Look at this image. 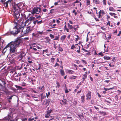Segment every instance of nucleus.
I'll use <instances>...</instances> for the list:
<instances>
[{"mask_svg":"<svg viewBox=\"0 0 121 121\" xmlns=\"http://www.w3.org/2000/svg\"><path fill=\"white\" fill-rule=\"evenodd\" d=\"M22 20L20 18H19L17 20L15 21V19L14 18V23L16 25L15 26V28H13L12 30H10L5 35H13L15 36L19 32H22L23 27L25 24L23 22V21L22 22Z\"/></svg>","mask_w":121,"mask_h":121,"instance_id":"f257e3e1","label":"nucleus"},{"mask_svg":"<svg viewBox=\"0 0 121 121\" xmlns=\"http://www.w3.org/2000/svg\"><path fill=\"white\" fill-rule=\"evenodd\" d=\"M22 40L19 38L17 39L15 41L9 43L4 48L3 50V52H5L7 48L9 49L10 52V53H14L17 50V48L18 46L22 42Z\"/></svg>","mask_w":121,"mask_h":121,"instance_id":"f03ea898","label":"nucleus"},{"mask_svg":"<svg viewBox=\"0 0 121 121\" xmlns=\"http://www.w3.org/2000/svg\"><path fill=\"white\" fill-rule=\"evenodd\" d=\"M24 5V3L21 2L14 5L13 7L14 10L13 11L14 13L13 16L15 19V21L17 20V19L20 18L22 20L21 17H20V13L21 9Z\"/></svg>","mask_w":121,"mask_h":121,"instance_id":"7ed1b4c3","label":"nucleus"},{"mask_svg":"<svg viewBox=\"0 0 121 121\" xmlns=\"http://www.w3.org/2000/svg\"><path fill=\"white\" fill-rule=\"evenodd\" d=\"M13 113H11L8 114L7 117H5L4 118V119L2 121H13L11 120L10 119L13 118Z\"/></svg>","mask_w":121,"mask_h":121,"instance_id":"20e7f679","label":"nucleus"},{"mask_svg":"<svg viewBox=\"0 0 121 121\" xmlns=\"http://www.w3.org/2000/svg\"><path fill=\"white\" fill-rule=\"evenodd\" d=\"M25 55L24 52H22L17 56V58L19 59V60H22Z\"/></svg>","mask_w":121,"mask_h":121,"instance_id":"39448f33","label":"nucleus"},{"mask_svg":"<svg viewBox=\"0 0 121 121\" xmlns=\"http://www.w3.org/2000/svg\"><path fill=\"white\" fill-rule=\"evenodd\" d=\"M78 44H75V49L77 50V52L78 53H79L80 52V46L78 45Z\"/></svg>","mask_w":121,"mask_h":121,"instance_id":"423d86ee","label":"nucleus"},{"mask_svg":"<svg viewBox=\"0 0 121 121\" xmlns=\"http://www.w3.org/2000/svg\"><path fill=\"white\" fill-rule=\"evenodd\" d=\"M5 0H1V2L2 4L4 5V7L6 9H7L8 7V5L6 2H4L5 1Z\"/></svg>","mask_w":121,"mask_h":121,"instance_id":"0eeeda50","label":"nucleus"},{"mask_svg":"<svg viewBox=\"0 0 121 121\" xmlns=\"http://www.w3.org/2000/svg\"><path fill=\"white\" fill-rule=\"evenodd\" d=\"M86 99L87 100H89L91 99V92H88V93L86 95Z\"/></svg>","mask_w":121,"mask_h":121,"instance_id":"6e6552de","label":"nucleus"},{"mask_svg":"<svg viewBox=\"0 0 121 121\" xmlns=\"http://www.w3.org/2000/svg\"><path fill=\"white\" fill-rule=\"evenodd\" d=\"M45 40L44 41L46 43H48L49 44H50V42L51 41V40L48 37H46L44 39Z\"/></svg>","mask_w":121,"mask_h":121,"instance_id":"1a4fd4ad","label":"nucleus"},{"mask_svg":"<svg viewBox=\"0 0 121 121\" xmlns=\"http://www.w3.org/2000/svg\"><path fill=\"white\" fill-rule=\"evenodd\" d=\"M30 31V29L29 28H27L26 29V31H24L23 32V31L22 32H21V33L22 35H24L28 33Z\"/></svg>","mask_w":121,"mask_h":121,"instance_id":"9d476101","label":"nucleus"},{"mask_svg":"<svg viewBox=\"0 0 121 121\" xmlns=\"http://www.w3.org/2000/svg\"><path fill=\"white\" fill-rule=\"evenodd\" d=\"M34 10L36 12V14H37V12H40V11L41 10V9L39 7L38 8H34Z\"/></svg>","mask_w":121,"mask_h":121,"instance_id":"9b49d317","label":"nucleus"},{"mask_svg":"<svg viewBox=\"0 0 121 121\" xmlns=\"http://www.w3.org/2000/svg\"><path fill=\"white\" fill-rule=\"evenodd\" d=\"M40 96L41 97V101H42V100L44 99L46 97V96L45 95H44L43 93H42L40 95Z\"/></svg>","mask_w":121,"mask_h":121,"instance_id":"f8f14e48","label":"nucleus"},{"mask_svg":"<svg viewBox=\"0 0 121 121\" xmlns=\"http://www.w3.org/2000/svg\"><path fill=\"white\" fill-rule=\"evenodd\" d=\"M68 73L69 74H71L74 73V71L71 70H67Z\"/></svg>","mask_w":121,"mask_h":121,"instance_id":"ddd939ff","label":"nucleus"},{"mask_svg":"<svg viewBox=\"0 0 121 121\" xmlns=\"http://www.w3.org/2000/svg\"><path fill=\"white\" fill-rule=\"evenodd\" d=\"M85 95H84L81 97V101L82 103H84L85 101Z\"/></svg>","mask_w":121,"mask_h":121,"instance_id":"4468645a","label":"nucleus"},{"mask_svg":"<svg viewBox=\"0 0 121 121\" xmlns=\"http://www.w3.org/2000/svg\"><path fill=\"white\" fill-rule=\"evenodd\" d=\"M104 59L106 60H109L111 59V58L109 56H105L104 57Z\"/></svg>","mask_w":121,"mask_h":121,"instance_id":"2eb2a0df","label":"nucleus"},{"mask_svg":"<svg viewBox=\"0 0 121 121\" xmlns=\"http://www.w3.org/2000/svg\"><path fill=\"white\" fill-rule=\"evenodd\" d=\"M30 21H34L35 20V18L34 17L31 16L28 19Z\"/></svg>","mask_w":121,"mask_h":121,"instance_id":"dca6fc26","label":"nucleus"},{"mask_svg":"<svg viewBox=\"0 0 121 121\" xmlns=\"http://www.w3.org/2000/svg\"><path fill=\"white\" fill-rule=\"evenodd\" d=\"M41 16L40 15H37V16H36L35 17V20H39L40 19L41 17Z\"/></svg>","mask_w":121,"mask_h":121,"instance_id":"f3484780","label":"nucleus"},{"mask_svg":"<svg viewBox=\"0 0 121 121\" xmlns=\"http://www.w3.org/2000/svg\"><path fill=\"white\" fill-rule=\"evenodd\" d=\"M66 37V36L65 35H64L61 37V39L62 41L64 40L65 39Z\"/></svg>","mask_w":121,"mask_h":121,"instance_id":"a211bd4d","label":"nucleus"},{"mask_svg":"<svg viewBox=\"0 0 121 121\" xmlns=\"http://www.w3.org/2000/svg\"><path fill=\"white\" fill-rule=\"evenodd\" d=\"M7 3L8 4L10 5L11 4H12L13 3V0H9L6 1Z\"/></svg>","mask_w":121,"mask_h":121,"instance_id":"6ab92c4d","label":"nucleus"},{"mask_svg":"<svg viewBox=\"0 0 121 121\" xmlns=\"http://www.w3.org/2000/svg\"><path fill=\"white\" fill-rule=\"evenodd\" d=\"M60 73L61 75L63 76L65 75V73L63 69H60Z\"/></svg>","mask_w":121,"mask_h":121,"instance_id":"aec40b11","label":"nucleus"},{"mask_svg":"<svg viewBox=\"0 0 121 121\" xmlns=\"http://www.w3.org/2000/svg\"><path fill=\"white\" fill-rule=\"evenodd\" d=\"M93 2L95 3L96 4H99L100 2L99 0H93Z\"/></svg>","mask_w":121,"mask_h":121,"instance_id":"412c9836","label":"nucleus"},{"mask_svg":"<svg viewBox=\"0 0 121 121\" xmlns=\"http://www.w3.org/2000/svg\"><path fill=\"white\" fill-rule=\"evenodd\" d=\"M36 118L35 119L34 118H29L28 120L27 121H35Z\"/></svg>","mask_w":121,"mask_h":121,"instance_id":"4be33fe9","label":"nucleus"},{"mask_svg":"<svg viewBox=\"0 0 121 121\" xmlns=\"http://www.w3.org/2000/svg\"><path fill=\"white\" fill-rule=\"evenodd\" d=\"M14 79L15 81H18V80L19 81L20 80V77H19V78L16 77V76L14 77Z\"/></svg>","mask_w":121,"mask_h":121,"instance_id":"5701e85b","label":"nucleus"},{"mask_svg":"<svg viewBox=\"0 0 121 121\" xmlns=\"http://www.w3.org/2000/svg\"><path fill=\"white\" fill-rule=\"evenodd\" d=\"M83 76H84V77L82 78L83 82L85 81V79H86V78L87 77V75L86 74H85L84 75H83Z\"/></svg>","mask_w":121,"mask_h":121,"instance_id":"b1692460","label":"nucleus"},{"mask_svg":"<svg viewBox=\"0 0 121 121\" xmlns=\"http://www.w3.org/2000/svg\"><path fill=\"white\" fill-rule=\"evenodd\" d=\"M68 28L70 29H71L73 28V26L72 25H70L69 23L68 24Z\"/></svg>","mask_w":121,"mask_h":121,"instance_id":"393cba45","label":"nucleus"},{"mask_svg":"<svg viewBox=\"0 0 121 121\" xmlns=\"http://www.w3.org/2000/svg\"><path fill=\"white\" fill-rule=\"evenodd\" d=\"M61 103L62 104H66V102L65 100H62L61 101Z\"/></svg>","mask_w":121,"mask_h":121,"instance_id":"a878e982","label":"nucleus"},{"mask_svg":"<svg viewBox=\"0 0 121 121\" xmlns=\"http://www.w3.org/2000/svg\"><path fill=\"white\" fill-rule=\"evenodd\" d=\"M109 10L111 11H114L115 10L112 7H110L109 8Z\"/></svg>","mask_w":121,"mask_h":121,"instance_id":"bb28decb","label":"nucleus"},{"mask_svg":"<svg viewBox=\"0 0 121 121\" xmlns=\"http://www.w3.org/2000/svg\"><path fill=\"white\" fill-rule=\"evenodd\" d=\"M1 92L3 93H8V91L6 89H5L2 92Z\"/></svg>","mask_w":121,"mask_h":121,"instance_id":"cd10ccee","label":"nucleus"},{"mask_svg":"<svg viewBox=\"0 0 121 121\" xmlns=\"http://www.w3.org/2000/svg\"><path fill=\"white\" fill-rule=\"evenodd\" d=\"M114 88V87H112V88H105V87H104V90L105 91H108V90H110L113 89Z\"/></svg>","mask_w":121,"mask_h":121,"instance_id":"c85d7f7f","label":"nucleus"},{"mask_svg":"<svg viewBox=\"0 0 121 121\" xmlns=\"http://www.w3.org/2000/svg\"><path fill=\"white\" fill-rule=\"evenodd\" d=\"M75 45H74V44H73L71 46V49H74V48H75Z\"/></svg>","mask_w":121,"mask_h":121,"instance_id":"c756f323","label":"nucleus"},{"mask_svg":"<svg viewBox=\"0 0 121 121\" xmlns=\"http://www.w3.org/2000/svg\"><path fill=\"white\" fill-rule=\"evenodd\" d=\"M38 20H37V24L38 25L40 24L43 23V21L42 20H41L40 21H38Z\"/></svg>","mask_w":121,"mask_h":121,"instance_id":"7c9ffc66","label":"nucleus"},{"mask_svg":"<svg viewBox=\"0 0 121 121\" xmlns=\"http://www.w3.org/2000/svg\"><path fill=\"white\" fill-rule=\"evenodd\" d=\"M0 80L2 82L3 84L5 85L6 84L5 80L3 79V80L0 79Z\"/></svg>","mask_w":121,"mask_h":121,"instance_id":"2f4dec72","label":"nucleus"},{"mask_svg":"<svg viewBox=\"0 0 121 121\" xmlns=\"http://www.w3.org/2000/svg\"><path fill=\"white\" fill-rule=\"evenodd\" d=\"M14 96L13 95H12L10 96H8L7 98V99H10L11 100L12 97Z\"/></svg>","mask_w":121,"mask_h":121,"instance_id":"473e14b6","label":"nucleus"},{"mask_svg":"<svg viewBox=\"0 0 121 121\" xmlns=\"http://www.w3.org/2000/svg\"><path fill=\"white\" fill-rule=\"evenodd\" d=\"M87 5H88L90 4V1L89 0H86Z\"/></svg>","mask_w":121,"mask_h":121,"instance_id":"72a5a7b5","label":"nucleus"},{"mask_svg":"<svg viewBox=\"0 0 121 121\" xmlns=\"http://www.w3.org/2000/svg\"><path fill=\"white\" fill-rule=\"evenodd\" d=\"M58 48L59 49V51H60L61 52H62L63 51V49L60 47H59Z\"/></svg>","mask_w":121,"mask_h":121,"instance_id":"f704fd0d","label":"nucleus"},{"mask_svg":"<svg viewBox=\"0 0 121 121\" xmlns=\"http://www.w3.org/2000/svg\"><path fill=\"white\" fill-rule=\"evenodd\" d=\"M50 92H48V93H46V97L47 98H48L50 94Z\"/></svg>","mask_w":121,"mask_h":121,"instance_id":"c9c22d12","label":"nucleus"},{"mask_svg":"<svg viewBox=\"0 0 121 121\" xmlns=\"http://www.w3.org/2000/svg\"><path fill=\"white\" fill-rule=\"evenodd\" d=\"M76 37L75 38V41H77L78 39L79 36L78 35H76Z\"/></svg>","mask_w":121,"mask_h":121,"instance_id":"e433bc0d","label":"nucleus"},{"mask_svg":"<svg viewBox=\"0 0 121 121\" xmlns=\"http://www.w3.org/2000/svg\"><path fill=\"white\" fill-rule=\"evenodd\" d=\"M52 110H48V111H47V114H49L50 115V114L51 112H52Z\"/></svg>","mask_w":121,"mask_h":121,"instance_id":"4c0bfd02","label":"nucleus"},{"mask_svg":"<svg viewBox=\"0 0 121 121\" xmlns=\"http://www.w3.org/2000/svg\"><path fill=\"white\" fill-rule=\"evenodd\" d=\"M52 38H54V36L52 34H50L49 35Z\"/></svg>","mask_w":121,"mask_h":121,"instance_id":"58836bf2","label":"nucleus"},{"mask_svg":"<svg viewBox=\"0 0 121 121\" xmlns=\"http://www.w3.org/2000/svg\"><path fill=\"white\" fill-rule=\"evenodd\" d=\"M49 116H50V115L47 113V114H46L45 117L46 118H48L49 117Z\"/></svg>","mask_w":121,"mask_h":121,"instance_id":"ea45409f","label":"nucleus"},{"mask_svg":"<svg viewBox=\"0 0 121 121\" xmlns=\"http://www.w3.org/2000/svg\"><path fill=\"white\" fill-rule=\"evenodd\" d=\"M33 23L34 25H35L37 23V20H36L33 21Z\"/></svg>","mask_w":121,"mask_h":121,"instance_id":"a19ab883","label":"nucleus"},{"mask_svg":"<svg viewBox=\"0 0 121 121\" xmlns=\"http://www.w3.org/2000/svg\"><path fill=\"white\" fill-rule=\"evenodd\" d=\"M109 14L112 16L114 15H116V14L115 13H109Z\"/></svg>","mask_w":121,"mask_h":121,"instance_id":"79ce46f5","label":"nucleus"},{"mask_svg":"<svg viewBox=\"0 0 121 121\" xmlns=\"http://www.w3.org/2000/svg\"><path fill=\"white\" fill-rule=\"evenodd\" d=\"M37 32L38 34L41 35H42L43 33V31H42V32L38 31Z\"/></svg>","mask_w":121,"mask_h":121,"instance_id":"37998d69","label":"nucleus"},{"mask_svg":"<svg viewBox=\"0 0 121 121\" xmlns=\"http://www.w3.org/2000/svg\"><path fill=\"white\" fill-rule=\"evenodd\" d=\"M22 121H27V118H23L22 119Z\"/></svg>","mask_w":121,"mask_h":121,"instance_id":"c03bdc74","label":"nucleus"},{"mask_svg":"<svg viewBox=\"0 0 121 121\" xmlns=\"http://www.w3.org/2000/svg\"><path fill=\"white\" fill-rule=\"evenodd\" d=\"M46 52V53H48V49H46V50H43V53L44 52Z\"/></svg>","mask_w":121,"mask_h":121,"instance_id":"a18cd8bd","label":"nucleus"},{"mask_svg":"<svg viewBox=\"0 0 121 121\" xmlns=\"http://www.w3.org/2000/svg\"><path fill=\"white\" fill-rule=\"evenodd\" d=\"M35 13H36V12H35V10H34V9H33V11H32V12H31V13L33 14H34V15L35 14Z\"/></svg>","mask_w":121,"mask_h":121,"instance_id":"49530a36","label":"nucleus"},{"mask_svg":"<svg viewBox=\"0 0 121 121\" xmlns=\"http://www.w3.org/2000/svg\"><path fill=\"white\" fill-rule=\"evenodd\" d=\"M39 67L38 69H36L37 70L40 69L42 68L41 66L39 64Z\"/></svg>","mask_w":121,"mask_h":121,"instance_id":"de8ad7c7","label":"nucleus"},{"mask_svg":"<svg viewBox=\"0 0 121 121\" xmlns=\"http://www.w3.org/2000/svg\"><path fill=\"white\" fill-rule=\"evenodd\" d=\"M54 12V9H52L51 10H50V13H52Z\"/></svg>","mask_w":121,"mask_h":121,"instance_id":"09e8293b","label":"nucleus"},{"mask_svg":"<svg viewBox=\"0 0 121 121\" xmlns=\"http://www.w3.org/2000/svg\"><path fill=\"white\" fill-rule=\"evenodd\" d=\"M99 15L98 18H99L100 17L102 16L101 14V13L100 12H99Z\"/></svg>","mask_w":121,"mask_h":121,"instance_id":"8fccbe9b","label":"nucleus"},{"mask_svg":"<svg viewBox=\"0 0 121 121\" xmlns=\"http://www.w3.org/2000/svg\"><path fill=\"white\" fill-rule=\"evenodd\" d=\"M56 84L57 85V87L58 88H59L60 86V85L59 82H56ZM56 87L57 86H56Z\"/></svg>","mask_w":121,"mask_h":121,"instance_id":"3c124183","label":"nucleus"},{"mask_svg":"<svg viewBox=\"0 0 121 121\" xmlns=\"http://www.w3.org/2000/svg\"><path fill=\"white\" fill-rule=\"evenodd\" d=\"M36 44V43H32L31 45V46L32 47H34L35 46H34L33 45H35Z\"/></svg>","mask_w":121,"mask_h":121,"instance_id":"603ef678","label":"nucleus"},{"mask_svg":"<svg viewBox=\"0 0 121 121\" xmlns=\"http://www.w3.org/2000/svg\"><path fill=\"white\" fill-rule=\"evenodd\" d=\"M21 15L22 16L21 17H23L24 18H25V17H26V15L25 14H22L21 13Z\"/></svg>","mask_w":121,"mask_h":121,"instance_id":"864d4df0","label":"nucleus"},{"mask_svg":"<svg viewBox=\"0 0 121 121\" xmlns=\"http://www.w3.org/2000/svg\"><path fill=\"white\" fill-rule=\"evenodd\" d=\"M99 12H100L101 13L105 14V13L104 12V11L103 10H100Z\"/></svg>","mask_w":121,"mask_h":121,"instance_id":"5fc2aeb1","label":"nucleus"},{"mask_svg":"<svg viewBox=\"0 0 121 121\" xmlns=\"http://www.w3.org/2000/svg\"><path fill=\"white\" fill-rule=\"evenodd\" d=\"M7 101L9 103H10L11 102V100L10 99H7Z\"/></svg>","mask_w":121,"mask_h":121,"instance_id":"6e6d98bb","label":"nucleus"},{"mask_svg":"<svg viewBox=\"0 0 121 121\" xmlns=\"http://www.w3.org/2000/svg\"><path fill=\"white\" fill-rule=\"evenodd\" d=\"M105 101L106 102H107V103H108L109 104H110L111 103L109 101L107 100V99H105Z\"/></svg>","mask_w":121,"mask_h":121,"instance_id":"4d7b16f0","label":"nucleus"},{"mask_svg":"<svg viewBox=\"0 0 121 121\" xmlns=\"http://www.w3.org/2000/svg\"><path fill=\"white\" fill-rule=\"evenodd\" d=\"M44 86H42L40 88V87H39V89L40 90H42Z\"/></svg>","mask_w":121,"mask_h":121,"instance_id":"13d9d810","label":"nucleus"},{"mask_svg":"<svg viewBox=\"0 0 121 121\" xmlns=\"http://www.w3.org/2000/svg\"><path fill=\"white\" fill-rule=\"evenodd\" d=\"M49 102L48 100H47L46 102V104H49Z\"/></svg>","mask_w":121,"mask_h":121,"instance_id":"bf43d9fd","label":"nucleus"},{"mask_svg":"<svg viewBox=\"0 0 121 121\" xmlns=\"http://www.w3.org/2000/svg\"><path fill=\"white\" fill-rule=\"evenodd\" d=\"M32 35L33 36H37V34H35L34 33H32Z\"/></svg>","mask_w":121,"mask_h":121,"instance_id":"052dcab7","label":"nucleus"},{"mask_svg":"<svg viewBox=\"0 0 121 121\" xmlns=\"http://www.w3.org/2000/svg\"><path fill=\"white\" fill-rule=\"evenodd\" d=\"M59 37H58L56 36L55 39H54L53 40H57L58 39Z\"/></svg>","mask_w":121,"mask_h":121,"instance_id":"680f3d73","label":"nucleus"},{"mask_svg":"<svg viewBox=\"0 0 121 121\" xmlns=\"http://www.w3.org/2000/svg\"><path fill=\"white\" fill-rule=\"evenodd\" d=\"M79 3V2L78 0H77L75 1L73 3L74 4H75L76 3Z\"/></svg>","mask_w":121,"mask_h":121,"instance_id":"e2e57ef3","label":"nucleus"},{"mask_svg":"<svg viewBox=\"0 0 121 121\" xmlns=\"http://www.w3.org/2000/svg\"><path fill=\"white\" fill-rule=\"evenodd\" d=\"M77 77L76 76H73L72 77V78L73 79H75Z\"/></svg>","mask_w":121,"mask_h":121,"instance_id":"0e129e2a","label":"nucleus"},{"mask_svg":"<svg viewBox=\"0 0 121 121\" xmlns=\"http://www.w3.org/2000/svg\"><path fill=\"white\" fill-rule=\"evenodd\" d=\"M59 65L58 64V63H56L55 64V65L54 66V67H56L57 66V65L59 66Z\"/></svg>","mask_w":121,"mask_h":121,"instance_id":"69168bd1","label":"nucleus"},{"mask_svg":"<svg viewBox=\"0 0 121 121\" xmlns=\"http://www.w3.org/2000/svg\"><path fill=\"white\" fill-rule=\"evenodd\" d=\"M107 25H109V26H110V22L109 21H108V22L107 24Z\"/></svg>","mask_w":121,"mask_h":121,"instance_id":"338daca9","label":"nucleus"},{"mask_svg":"<svg viewBox=\"0 0 121 121\" xmlns=\"http://www.w3.org/2000/svg\"><path fill=\"white\" fill-rule=\"evenodd\" d=\"M99 55H101L102 56H103V54L101 52L99 53Z\"/></svg>","mask_w":121,"mask_h":121,"instance_id":"774afa93","label":"nucleus"}]
</instances>
